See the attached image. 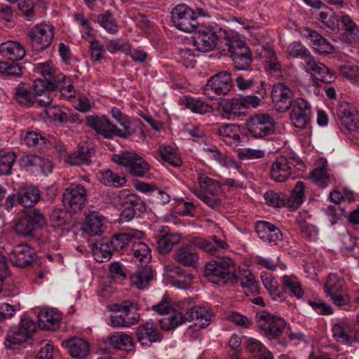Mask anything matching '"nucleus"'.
I'll use <instances>...</instances> for the list:
<instances>
[{"mask_svg":"<svg viewBox=\"0 0 359 359\" xmlns=\"http://www.w3.org/2000/svg\"><path fill=\"white\" fill-rule=\"evenodd\" d=\"M241 285L246 288L249 292L252 294H257L259 289L257 282L252 273H249L244 278L241 280Z\"/></svg>","mask_w":359,"mask_h":359,"instance_id":"nucleus-61","label":"nucleus"},{"mask_svg":"<svg viewBox=\"0 0 359 359\" xmlns=\"http://www.w3.org/2000/svg\"><path fill=\"white\" fill-rule=\"evenodd\" d=\"M16 159L14 152H7L0 156V175H8Z\"/></svg>","mask_w":359,"mask_h":359,"instance_id":"nucleus-54","label":"nucleus"},{"mask_svg":"<svg viewBox=\"0 0 359 359\" xmlns=\"http://www.w3.org/2000/svg\"><path fill=\"white\" fill-rule=\"evenodd\" d=\"M182 239L179 233H165L157 238L156 244L160 254H167L173 248L174 245L178 244Z\"/></svg>","mask_w":359,"mask_h":359,"instance_id":"nucleus-36","label":"nucleus"},{"mask_svg":"<svg viewBox=\"0 0 359 359\" xmlns=\"http://www.w3.org/2000/svg\"><path fill=\"white\" fill-rule=\"evenodd\" d=\"M193 32V45L201 53H208L217 48L222 53L225 50L229 37L226 29L217 25L201 24Z\"/></svg>","mask_w":359,"mask_h":359,"instance_id":"nucleus-3","label":"nucleus"},{"mask_svg":"<svg viewBox=\"0 0 359 359\" xmlns=\"http://www.w3.org/2000/svg\"><path fill=\"white\" fill-rule=\"evenodd\" d=\"M170 299L168 297H163V299L157 304L152 306V310L159 314H165V317L172 315L175 310H172L170 306Z\"/></svg>","mask_w":359,"mask_h":359,"instance_id":"nucleus-59","label":"nucleus"},{"mask_svg":"<svg viewBox=\"0 0 359 359\" xmlns=\"http://www.w3.org/2000/svg\"><path fill=\"white\" fill-rule=\"evenodd\" d=\"M137 322V318L134 317L126 318L123 314L111 316V325L114 327H127L135 324Z\"/></svg>","mask_w":359,"mask_h":359,"instance_id":"nucleus-57","label":"nucleus"},{"mask_svg":"<svg viewBox=\"0 0 359 359\" xmlns=\"http://www.w3.org/2000/svg\"><path fill=\"white\" fill-rule=\"evenodd\" d=\"M96 22L109 33L116 34L118 32V26L109 11H106L104 13L99 14Z\"/></svg>","mask_w":359,"mask_h":359,"instance_id":"nucleus-49","label":"nucleus"},{"mask_svg":"<svg viewBox=\"0 0 359 359\" xmlns=\"http://www.w3.org/2000/svg\"><path fill=\"white\" fill-rule=\"evenodd\" d=\"M173 258L184 266L196 267L199 260L197 249L189 244H183L175 249Z\"/></svg>","mask_w":359,"mask_h":359,"instance_id":"nucleus-25","label":"nucleus"},{"mask_svg":"<svg viewBox=\"0 0 359 359\" xmlns=\"http://www.w3.org/2000/svg\"><path fill=\"white\" fill-rule=\"evenodd\" d=\"M238 156L241 160L260 158L264 157V151L260 149L244 148L238 150Z\"/></svg>","mask_w":359,"mask_h":359,"instance_id":"nucleus-60","label":"nucleus"},{"mask_svg":"<svg viewBox=\"0 0 359 359\" xmlns=\"http://www.w3.org/2000/svg\"><path fill=\"white\" fill-rule=\"evenodd\" d=\"M170 14L173 25L184 32H193L201 24L194 10L184 4L175 6Z\"/></svg>","mask_w":359,"mask_h":359,"instance_id":"nucleus-12","label":"nucleus"},{"mask_svg":"<svg viewBox=\"0 0 359 359\" xmlns=\"http://www.w3.org/2000/svg\"><path fill=\"white\" fill-rule=\"evenodd\" d=\"M50 88L55 91L60 90L61 95L66 98L75 96L73 86L66 82V76L62 74H58L56 81L50 83Z\"/></svg>","mask_w":359,"mask_h":359,"instance_id":"nucleus-44","label":"nucleus"},{"mask_svg":"<svg viewBox=\"0 0 359 359\" xmlns=\"http://www.w3.org/2000/svg\"><path fill=\"white\" fill-rule=\"evenodd\" d=\"M91 156L90 149L82 147L69 155L67 162L72 165H87L91 162Z\"/></svg>","mask_w":359,"mask_h":359,"instance_id":"nucleus-42","label":"nucleus"},{"mask_svg":"<svg viewBox=\"0 0 359 359\" xmlns=\"http://www.w3.org/2000/svg\"><path fill=\"white\" fill-rule=\"evenodd\" d=\"M264 199L266 204L270 206L276 208L287 206L286 196L283 193H276L273 191H266L264 194Z\"/></svg>","mask_w":359,"mask_h":359,"instance_id":"nucleus-55","label":"nucleus"},{"mask_svg":"<svg viewBox=\"0 0 359 359\" xmlns=\"http://www.w3.org/2000/svg\"><path fill=\"white\" fill-rule=\"evenodd\" d=\"M25 142L29 147H43L47 142L46 137L36 132H28L26 134Z\"/></svg>","mask_w":359,"mask_h":359,"instance_id":"nucleus-56","label":"nucleus"},{"mask_svg":"<svg viewBox=\"0 0 359 359\" xmlns=\"http://www.w3.org/2000/svg\"><path fill=\"white\" fill-rule=\"evenodd\" d=\"M304 188V183L302 181H298L292 189L290 197L286 196L287 206L290 210H297L303 203Z\"/></svg>","mask_w":359,"mask_h":359,"instance_id":"nucleus-41","label":"nucleus"},{"mask_svg":"<svg viewBox=\"0 0 359 359\" xmlns=\"http://www.w3.org/2000/svg\"><path fill=\"white\" fill-rule=\"evenodd\" d=\"M271 97L276 109L279 112L287 111L294 100L293 91L283 83L273 86Z\"/></svg>","mask_w":359,"mask_h":359,"instance_id":"nucleus-19","label":"nucleus"},{"mask_svg":"<svg viewBox=\"0 0 359 359\" xmlns=\"http://www.w3.org/2000/svg\"><path fill=\"white\" fill-rule=\"evenodd\" d=\"M227 318L236 325L245 328H249L252 325V322L247 317L238 312H231L228 315Z\"/></svg>","mask_w":359,"mask_h":359,"instance_id":"nucleus-62","label":"nucleus"},{"mask_svg":"<svg viewBox=\"0 0 359 359\" xmlns=\"http://www.w3.org/2000/svg\"><path fill=\"white\" fill-rule=\"evenodd\" d=\"M186 107L192 112L199 114H205L212 111L211 105L201 99L194 97L187 98Z\"/></svg>","mask_w":359,"mask_h":359,"instance_id":"nucleus-50","label":"nucleus"},{"mask_svg":"<svg viewBox=\"0 0 359 359\" xmlns=\"http://www.w3.org/2000/svg\"><path fill=\"white\" fill-rule=\"evenodd\" d=\"M332 333L337 341L345 345H350L359 340V327L357 324L352 326L345 321L339 322L333 325Z\"/></svg>","mask_w":359,"mask_h":359,"instance_id":"nucleus-20","label":"nucleus"},{"mask_svg":"<svg viewBox=\"0 0 359 359\" xmlns=\"http://www.w3.org/2000/svg\"><path fill=\"white\" fill-rule=\"evenodd\" d=\"M213 318V313L205 307L194 306L189 309L185 315L180 311L173 312L172 315L160 319L159 323L163 330H170L187 321L196 320L195 325L202 329L208 327Z\"/></svg>","mask_w":359,"mask_h":359,"instance_id":"nucleus-4","label":"nucleus"},{"mask_svg":"<svg viewBox=\"0 0 359 359\" xmlns=\"http://www.w3.org/2000/svg\"><path fill=\"white\" fill-rule=\"evenodd\" d=\"M220 107L222 111L229 116L231 115L240 116L245 115L246 113L241 97L238 98L224 100L220 103Z\"/></svg>","mask_w":359,"mask_h":359,"instance_id":"nucleus-38","label":"nucleus"},{"mask_svg":"<svg viewBox=\"0 0 359 359\" xmlns=\"http://www.w3.org/2000/svg\"><path fill=\"white\" fill-rule=\"evenodd\" d=\"M275 121L268 114H255L247 121L249 133L255 138H262L275 133Z\"/></svg>","mask_w":359,"mask_h":359,"instance_id":"nucleus-14","label":"nucleus"},{"mask_svg":"<svg viewBox=\"0 0 359 359\" xmlns=\"http://www.w3.org/2000/svg\"><path fill=\"white\" fill-rule=\"evenodd\" d=\"M92 250L95 259L98 262L109 259L113 251H115L111 248L110 241L106 238H102L93 243Z\"/></svg>","mask_w":359,"mask_h":359,"instance_id":"nucleus-37","label":"nucleus"},{"mask_svg":"<svg viewBox=\"0 0 359 359\" xmlns=\"http://www.w3.org/2000/svg\"><path fill=\"white\" fill-rule=\"evenodd\" d=\"M309 178L315 184L321 188L327 187L330 182V175L325 165L313 169Z\"/></svg>","mask_w":359,"mask_h":359,"instance_id":"nucleus-51","label":"nucleus"},{"mask_svg":"<svg viewBox=\"0 0 359 359\" xmlns=\"http://www.w3.org/2000/svg\"><path fill=\"white\" fill-rule=\"evenodd\" d=\"M44 215L38 209L28 210L14 222L15 233L23 238H36V232L46 224Z\"/></svg>","mask_w":359,"mask_h":359,"instance_id":"nucleus-6","label":"nucleus"},{"mask_svg":"<svg viewBox=\"0 0 359 359\" xmlns=\"http://www.w3.org/2000/svg\"><path fill=\"white\" fill-rule=\"evenodd\" d=\"M69 355L75 358L82 359L86 358L90 351V344L85 339L79 337H72L62 342Z\"/></svg>","mask_w":359,"mask_h":359,"instance_id":"nucleus-28","label":"nucleus"},{"mask_svg":"<svg viewBox=\"0 0 359 359\" xmlns=\"http://www.w3.org/2000/svg\"><path fill=\"white\" fill-rule=\"evenodd\" d=\"M111 114V116L123 127V130L118 128L105 116H88L86 125L93 128L97 134L109 140L112 139L114 136L127 140L135 133V130L131 128L132 122L126 114L122 113L117 107H113Z\"/></svg>","mask_w":359,"mask_h":359,"instance_id":"nucleus-1","label":"nucleus"},{"mask_svg":"<svg viewBox=\"0 0 359 359\" xmlns=\"http://www.w3.org/2000/svg\"><path fill=\"white\" fill-rule=\"evenodd\" d=\"M66 212L62 210H54L50 215V220L53 226L62 227L66 224Z\"/></svg>","mask_w":359,"mask_h":359,"instance_id":"nucleus-64","label":"nucleus"},{"mask_svg":"<svg viewBox=\"0 0 359 359\" xmlns=\"http://www.w3.org/2000/svg\"><path fill=\"white\" fill-rule=\"evenodd\" d=\"M198 181L203 191L195 190V195L212 209L218 210L222 203V200L219 196L221 192L219 183L203 173L198 174Z\"/></svg>","mask_w":359,"mask_h":359,"instance_id":"nucleus-9","label":"nucleus"},{"mask_svg":"<svg viewBox=\"0 0 359 359\" xmlns=\"http://www.w3.org/2000/svg\"><path fill=\"white\" fill-rule=\"evenodd\" d=\"M46 83V81L41 79H37L34 81L33 85L34 102H36L41 107L48 106L53 101L55 92Z\"/></svg>","mask_w":359,"mask_h":359,"instance_id":"nucleus-27","label":"nucleus"},{"mask_svg":"<svg viewBox=\"0 0 359 359\" xmlns=\"http://www.w3.org/2000/svg\"><path fill=\"white\" fill-rule=\"evenodd\" d=\"M104 217L97 212L90 213L86 219L84 230L90 236H98L106 229L104 225Z\"/></svg>","mask_w":359,"mask_h":359,"instance_id":"nucleus-32","label":"nucleus"},{"mask_svg":"<svg viewBox=\"0 0 359 359\" xmlns=\"http://www.w3.org/2000/svg\"><path fill=\"white\" fill-rule=\"evenodd\" d=\"M224 55H229L233 61V67L237 70H249L252 63V55L245 43L236 38H230Z\"/></svg>","mask_w":359,"mask_h":359,"instance_id":"nucleus-8","label":"nucleus"},{"mask_svg":"<svg viewBox=\"0 0 359 359\" xmlns=\"http://www.w3.org/2000/svg\"><path fill=\"white\" fill-rule=\"evenodd\" d=\"M337 116L346 129L354 131L358 128L359 116L355 107L349 103H341L337 109Z\"/></svg>","mask_w":359,"mask_h":359,"instance_id":"nucleus-23","label":"nucleus"},{"mask_svg":"<svg viewBox=\"0 0 359 359\" xmlns=\"http://www.w3.org/2000/svg\"><path fill=\"white\" fill-rule=\"evenodd\" d=\"M287 52L290 57L303 60L306 65V72L311 74L312 85L320 86L319 82L329 83L335 79V75L323 63L318 62L309 49L299 41L289 44Z\"/></svg>","mask_w":359,"mask_h":359,"instance_id":"nucleus-2","label":"nucleus"},{"mask_svg":"<svg viewBox=\"0 0 359 359\" xmlns=\"http://www.w3.org/2000/svg\"><path fill=\"white\" fill-rule=\"evenodd\" d=\"M115 163L125 168L126 170L135 177H143L150 170L149 164L134 151H122L112 156Z\"/></svg>","mask_w":359,"mask_h":359,"instance_id":"nucleus-11","label":"nucleus"},{"mask_svg":"<svg viewBox=\"0 0 359 359\" xmlns=\"http://www.w3.org/2000/svg\"><path fill=\"white\" fill-rule=\"evenodd\" d=\"M302 163L298 158L279 156L271 166V177L277 182H284L291 176L295 166Z\"/></svg>","mask_w":359,"mask_h":359,"instance_id":"nucleus-16","label":"nucleus"},{"mask_svg":"<svg viewBox=\"0 0 359 359\" xmlns=\"http://www.w3.org/2000/svg\"><path fill=\"white\" fill-rule=\"evenodd\" d=\"M25 48L18 41H7L0 45V53L13 61L21 60L25 56Z\"/></svg>","mask_w":359,"mask_h":359,"instance_id":"nucleus-30","label":"nucleus"},{"mask_svg":"<svg viewBox=\"0 0 359 359\" xmlns=\"http://www.w3.org/2000/svg\"><path fill=\"white\" fill-rule=\"evenodd\" d=\"M153 276L154 272L151 266L144 265L134 271L130 278L133 286L138 289H144L147 287Z\"/></svg>","mask_w":359,"mask_h":359,"instance_id":"nucleus-35","label":"nucleus"},{"mask_svg":"<svg viewBox=\"0 0 359 359\" xmlns=\"http://www.w3.org/2000/svg\"><path fill=\"white\" fill-rule=\"evenodd\" d=\"M290 108V118L293 126L299 129L306 128L313 116L311 104L306 100L298 97L294 100Z\"/></svg>","mask_w":359,"mask_h":359,"instance_id":"nucleus-17","label":"nucleus"},{"mask_svg":"<svg viewBox=\"0 0 359 359\" xmlns=\"http://www.w3.org/2000/svg\"><path fill=\"white\" fill-rule=\"evenodd\" d=\"M35 251L27 244H19L8 253L10 262L18 267L29 266L34 261Z\"/></svg>","mask_w":359,"mask_h":359,"instance_id":"nucleus-21","label":"nucleus"},{"mask_svg":"<svg viewBox=\"0 0 359 359\" xmlns=\"http://www.w3.org/2000/svg\"><path fill=\"white\" fill-rule=\"evenodd\" d=\"M36 69L43 76V80L47 82L46 84H49L50 88V83L56 81L58 74H56V69L52 62L47 61L38 63L36 65Z\"/></svg>","mask_w":359,"mask_h":359,"instance_id":"nucleus-46","label":"nucleus"},{"mask_svg":"<svg viewBox=\"0 0 359 359\" xmlns=\"http://www.w3.org/2000/svg\"><path fill=\"white\" fill-rule=\"evenodd\" d=\"M348 39L351 42L358 43L359 42V27L355 23L353 19L347 15H343L340 20Z\"/></svg>","mask_w":359,"mask_h":359,"instance_id":"nucleus-48","label":"nucleus"},{"mask_svg":"<svg viewBox=\"0 0 359 359\" xmlns=\"http://www.w3.org/2000/svg\"><path fill=\"white\" fill-rule=\"evenodd\" d=\"M233 80L227 71H221L210 76L203 88V94L211 100L222 99L232 89Z\"/></svg>","mask_w":359,"mask_h":359,"instance_id":"nucleus-7","label":"nucleus"},{"mask_svg":"<svg viewBox=\"0 0 359 359\" xmlns=\"http://www.w3.org/2000/svg\"><path fill=\"white\" fill-rule=\"evenodd\" d=\"M255 231L260 239L272 245H278L283 239L281 231L275 224L267 221H257Z\"/></svg>","mask_w":359,"mask_h":359,"instance_id":"nucleus-22","label":"nucleus"},{"mask_svg":"<svg viewBox=\"0 0 359 359\" xmlns=\"http://www.w3.org/2000/svg\"><path fill=\"white\" fill-rule=\"evenodd\" d=\"M110 346L116 349L130 350L133 347L131 337L123 332H116L109 337Z\"/></svg>","mask_w":359,"mask_h":359,"instance_id":"nucleus-43","label":"nucleus"},{"mask_svg":"<svg viewBox=\"0 0 359 359\" xmlns=\"http://www.w3.org/2000/svg\"><path fill=\"white\" fill-rule=\"evenodd\" d=\"M235 269L233 261L229 257H224L207 262L203 269V276L212 283L234 284L238 282Z\"/></svg>","mask_w":359,"mask_h":359,"instance_id":"nucleus-5","label":"nucleus"},{"mask_svg":"<svg viewBox=\"0 0 359 359\" xmlns=\"http://www.w3.org/2000/svg\"><path fill=\"white\" fill-rule=\"evenodd\" d=\"M256 320L259 327L269 339L280 336L286 326L283 318L273 316L266 311L257 313Z\"/></svg>","mask_w":359,"mask_h":359,"instance_id":"nucleus-15","label":"nucleus"},{"mask_svg":"<svg viewBox=\"0 0 359 359\" xmlns=\"http://www.w3.org/2000/svg\"><path fill=\"white\" fill-rule=\"evenodd\" d=\"M17 197L19 204L24 207H32L39 201L41 192L34 186L21 187L17 192Z\"/></svg>","mask_w":359,"mask_h":359,"instance_id":"nucleus-33","label":"nucleus"},{"mask_svg":"<svg viewBox=\"0 0 359 359\" xmlns=\"http://www.w3.org/2000/svg\"><path fill=\"white\" fill-rule=\"evenodd\" d=\"M217 133L222 141L229 146H238L242 141L241 130L236 124H223L217 128Z\"/></svg>","mask_w":359,"mask_h":359,"instance_id":"nucleus-29","label":"nucleus"},{"mask_svg":"<svg viewBox=\"0 0 359 359\" xmlns=\"http://www.w3.org/2000/svg\"><path fill=\"white\" fill-rule=\"evenodd\" d=\"M53 36V27L46 23H41L27 32V41L34 51H43L50 46Z\"/></svg>","mask_w":359,"mask_h":359,"instance_id":"nucleus-13","label":"nucleus"},{"mask_svg":"<svg viewBox=\"0 0 359 359\" xmlns=\"http://www.w3.org/2000/svg\"><path fill=\"white\" fill-rule=\"evenodd\" d=\"M158 154L163 161L168 163L173 167H180L182 160L175 149L170 146L159 147Z\"/></svg>","mask_w":359,"mask_h":359,"instance_id":"nucleus-45","label":"nucleus"},{"mask_svg":"<svg viewBox=\"0 0 359 359\" xmlns=\"http://www.w3.org/2000/svg\"><path fill=\"white\" fill-rule=\"evenodd\" d=\"M14 96L20 105L29 107L34 104V95L23 86L18 85L15 88Z\"/></svg>","mask_w":359,"mask_h":359,"instance_id":"nucleus-52","label":"nucleus"},{"mask_svg":"<svg viewBox=\"0 0 359 359\" xmlns=\"http://www.w3.org/2000/svg\"><path fill=\"white\" fill-rule=\"evenodd\" d=\"M301 34L303 37L310 41V45L318 53L327 55L334 51L332 45L316 31L310 28H304Z\"/></svg>","mask_w":359,"mask_h":359,"instance_id":"nucleus-24","label":"nucleus"},{"mask_svg":"<svg viewBox=\"0 0 359 359\" xmlns=\"http://www.w3.org/2000/svg\"><path fill=\"white\" fill-rule=\"evenodd\" d=\"M46 113L53 121H58L61 123H67L70 119V116L67 113L61 111L59 108H50Z\"/></svg>","mask_w":359,"mask_h":359,"instance_id":"nucleus-63","label":"nucleus"},{"mask_svg":"<svg viewBox=\"0 0 359 359\" xmlns=\"http://www.w3.org/2000/svg\"><path fill=\"white\" fill-rule=\"evenodd\" d=\"M61 315L53 310H41L38 314V325L41 330H55L60 326Z\"/></svg>","mask_w":359,"mask_h":359,"instance_id":"nucleus-31","label":"nucleus"},{"mask_svg":"<svg viewBox=\"0 0 359 359\" xmlns=\"http://www.w3.org/2000/svg\"><path fill=\"white\" fill-rule=\"evenodd\" d=\"M131 250L135 261L142 263V266L147 265L150 262L151 250L145 243L134 240Z\"/></svg>","mask_w":359,"mask_h":359,"instance_id":"nucleus-40","label":"nucleus"},{"mask_svg":"<svg viewBox=\"0 0 359 359\" xmlns=\"http://www.w3.org/2000/svg\"><path fill=\"white\" fill-rule=\"evenodd\" d=\"M137 339L142 346L161 341V336L153 322H147L139 326L136 331Z\"/></svg>","mask_w":359,"mask_h":359,"instance_id":"nucleus-26","label":"nucleus"},{"mask_svg":"<svg viewBox=\"0 0 359 359\" xmlns=\"http://www.w3.org/2000/svg\"><path fill=\"white\" fill-rule=\"evenodd\" d=\"M100 174V181L106 186L121 187L126 182V180L124 177H121L109 169L101 171Z\"/></svg>","mask_w":359,"mask_h":359,"instance_id":"nucleus-47","label":"nucleus"},{"mask_svg":"<svg viewBox=\"0 0 359 359\" xmlns=\"http://www.w3.org/2000/svg\"><path fill=\"white\" fill-rule=\"evenodd\" d=\"M36 330L34 320L22 318L19 325L11 328L8 332L5 341L6 347L14 350L23 346L31 339Z\"/></svg>","mask_w":359,"mask_h":359,"instance_id":"nucleus-10","label":"nucleus"},{"mask_svg":"<svg viewBox=\"0 0 359 359\" xmlns=\"http://www.w3.org/2000/svg\"><path fill=\"white\" fill-rule=\"evenodd\" d=\"M18 8L22 15L27 20H32L35 17L34 11V3L32 0H20L18 3Z\"/></svg>","mask_w":359,"mask_h":359,"instance_id":"nucleus-58","label":"nucleus"},{"mask_svg":"<svg viewBox=\"0 0 359 359\" xmlns=\"http://www.w3.org/2000/svg\"><path fill=\"white\" fill-rule=\"evenodd\" d=\"M142 235L143 233L137 230L116 234L110 240L111 248L116 251H119L123 249L129 243H133L134 240L141 238Z\"/></svg>","mask_w":359,"mask_h":359,"instance_id":"nucleus-34","label":"nucleus"},{"mask_svg":"<svg viewBox=\"0 0 359 359\" xmlns=\"http://www.w3.org/2000/svg\"><path fill=\"white\" fill-rule=\"evenodd\" d=\"M344 280L338 278L337 276L330 275L325 285V292L328 296L344 292Z\"/></svg>","mask_w":359,"mask_h":359,"instance_id":"nucleus-53","label":"nucleus"},{"mask_svg":"<svg viewBox=\"0 0 359 359\" xmlns=\"http://www.w3.org/2000/svg\"><path fill=\"white\" fill-rule=\"evenodd\" d=\"M86 201V189L76 183H72L63 193L64 205L72 212L81 210Z\"/></svg>","mask_w":359,"mask_h":359,"instance_id":"nucleus-18","label":"nucleus"},{"mask_svg":"<svg viewBox=\"0 0 359 359\" xmlns=\"http://www.w3.org/2000/svg\"><path fill=\"white\" fill-rule=\"evenodd\" d=\"M281 285L284 287L285 292H288L291 296L298 299L302 298L304 294L300 282L294 276H283Z\"/></svg>","mask_w":359,"mask_h":359,"instance_id":"nucleus-39","label":"nucleus"}]
</instances>
